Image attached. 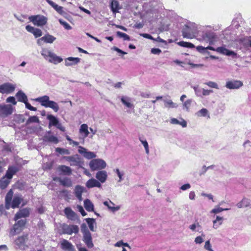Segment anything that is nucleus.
Instances as JSON below:
<instances>
[{"mask_svg":"<svg viewBox=\"0 0 251 251\" xmlns=\"http://www.w3.org/2000/svg\"><path fill=\"white\" fill-rule=\"evenodd\" d=\"M8 179L5 176L1 178L0 180V188L2 189H5L10 183V180Z\"/></svg>","mask_w":251,"mask_h":251,"instance_id":"nucleus-42","label":"nucleus"},{"mask_svg":"<svg viewBox=\"0 0 251 251\" xmlns=\"http://www.w3.org/2000/svg\"><path fill=\"white\" fill-rule=\"evenodd\" d=\"M26 220H20L18 221L10 229L9 236L12 237L20 233L23 229L25 224Z\"/></svg>","mask_w":251,"mask_h":251,"instance_id":"nucleus-5","label":"nucleus"},{"mask_svg":"<svg viewBox=\"0 0 251 251\" xmlns=\"http://www.w3.org/2000/svg\"><path fill=\"white\" fill-rule=\"evenodd\" d=\"M204 248L208 251H214L211 248V245L209 240H207L205 242Z\"/></svg>","mask_w":251,"mask_h":251,"instance_id":"nucleus-61","label":"nucleus"},{"mask_svg":"<svg viewBox=\"0 0 251 251\" xmlns=\"http://www.w3.org/2000/svg\"><path fill=\"white\" fill-rule=\"evenodd\" d=\"M6 101L7 103H11L14 105L17 104V101H16L15 98L12 96L8 97L6 100Z\"/></svg>","mask_w":251,"mask_h":251,"instance_id":"nucleus-60","label":"nucleus"},{"mask_svg":"<svg viewBox=\"0 0 251 251\" xmlns=\"http://www.w3.org/2000/svg\"><path fill=\"white\" fill-rule=\"evenodd\" d=\"M30 209L28 208H25L20 209L15 215L14 220L17 221L21 218H26L29 216Z\"/></svg>","mask_w":251,"mask_h":251,"instance_id":"nucleus-15","label":"nucleus"},{"mask_svg":"<svg viewBox=\"0 0 251 251\" xmlns=\"http://www.w3.org/2000/svg\"><path fill=\"white\" fill-rule=\"evenodd\" d=\"M41 54L45 60L54 64H57L63 61L61 57L57 56L48 48H42Z\"/></svg>","mask_w":251,"mask_h":251,"instance_id":"nucleus-2","label":"nucleus"},{"mask_svg":"<svg viewBox=\"0 0 251 251\" xmlns=\"http://www.w3.org/2000/svg\"><path fill=\"white\" fill-rule=\"evenodd\" d=\"M103 204L107 207L109 210L113 213L118 211L120 208L119 206H115V204L110 200L104 201Z\"/></svg>","mask_w":251,"mask_h":251,"instance_id":"nucleus-27","label":"nucleus"},{"mask_svg":"<svg viewBox=\"0 0 251 251\" xmlns=\"http://www.w3.org/2000/svg\"><path fill=\"white\" fill-rule=\"evenodd\" d=\"M197 49L198 50H202V51H204L207 49L208 50H214V51H216V49H215L214 48L211 47V46H208L206 48H204L202 46H198L197 47Z\"/></svg>","mask_w":251,"mask_h":251,"instance_id":"nucleus-59","label":"nucleus"},{"mask_svg":"<svg viewBox=\"0 0 251 251\" xmlns=\"http://www.w3.org/2000/svg\"><path fill=\"white\" fill-rule=\"evenodd\" d=\"M177 44L181 47L188 48H194V45L189 42H187L185 41H180L177 43Z\"/></svg>","mask_w":251,"mask_h":251,"instance_id":"nucleus-47","label":"nucleus"},{"mask_svg":"<svg viewBox=\"0 0 251 251\" xmlns=\"http://www.w3.org/2000/svg\"><path fill=\"white\" fill-rule=\"evenodd\" d=\"M223 217L217 216L216 219L213 221V227L214 229H217L223 224Z\"/></svg>","mask_w":251,"mask_h":251,"instance_id":"nucleus-39","label":"nucleus"},{"mask_svg":"<svg viewBox=\"0 0 251 251\" xmlns=\"http://www.w3.org/2000/svg\"><path fill=\"white\" fill-rule=\"evenodd\" d=\"M46 1L60 15H64L66 14V12L63 10V7L58 5L51 0H46Z\"/></svg>","mask_w":251,"mask_h":251,"instance_id":"nucleus-26","label":"nucleus"},{"mask_svg":"<svg viewBox=\"0 0 251 251\" xmlns=\"http://www.w3.org/2000/svg\"><path fill=\"white\" fill-rule=\"evenodd\" d=\"M116 34L119 38H123L124 40L129 41L130 40V37L125 33L118 31L116 32Z\"/></svg>","mask_w":251,"mask_h":251,"instance_id":"nucleus-49","label":"nucleus"},{"mask_svg":"<svg viewBox=\"0 0 251 251\" xmlns=\"http://www.w3.org/2000/svg\"><path fill=\"white\" fill-rule=\"evenodd\" d=\"M13 113V107L10 104H0V116L6 117Z\"/></svg>","mask_w":251,"mask_h":251,"instance_id":"nucleus-11","label":"nucleus"},{"mask_svg":"<svg viewBox=\"0 0 251 251\" xmlns=\"http://www.w3.org/2000/svg\"><path fill=\"white\" fill-rule=\"evenodd\" d=\"M86 186L88 188H92L95 187L98 188H101V184L100 183L97 179L92 178L89 179L86 183Z\"/></svg>","mask_w":251,"mask_h":251,"instance_id":"nucleus-24","label":"nucleus"},{"mask_svg":"<svg viewBox=\"0 0 251 251\" xmlns=\"http://www.w3.org/2000/svg\"><path fill=\"white\" fill-rule=\"evenodd\" d=\"M216 51L218 53L226 55L227 56L236 55V53L234 51L229 50L224 47L217 48V49H216Z\"/></svg>","mask_w":251,"mask_h":251,"instance_id":"nucleus-28","label":"nucleus"},{"mask_svg":"<svg viewBox=\"0 0 251 251\" xmlns=\"http://www.w3.org/2000/svg\"><path fill=\"white\" fill-rule=\"evenodd\" d=\"M196 115L198 117H206L207 116L208 118H210L208 111L206 108H202L200 110L198 111L196 113Z\"/></svg>","mask_w":251,"mask_h":251,"instance_id":"nucleus-45","label":"nucleus"},{"mask_svg":"<svg viewBox=\"0 0 251 251\" xmlns=\"http://www.w3.org/2000/svg\"><path fill=\"white\" fill-rule=\"evenodd\" d=\"M192 88L195 91V95L197 97H202L201 90H202L203 88H199L198 85L192 86Z\"/></svg>","mask_w":251,"mask_h":251,"instance_id":"nucleus-48","label":"nucleus"},{"mask_svg":"<svg viewBox=\"0 0 251 251\" xmlns=\"http://www.w3.org/2000/svg\"><path fill=\"white\" fill-rule=\"evenodd\" d=\"M92 171L100 170L104 169L106 166L105 161L101 159H93L89 163Z\"/></svg>","mask_w":251,"mask_h":251,"instance_id":"nucleus-6","label":"nucleus"},{"mask_svg":"<svg viewBox=\"0 0 251 251\" xmlns=\"http://www.w3.org/2000/svg\"><path fill=\"white\" fill-rule=\"evenodd\" d=\"M43 39H44V42L51 44L56 40V38L51 35L47 34L43 37Z\"/></svg>","mask_w":251,"mask_h":251,"instance_id":"nucleus-44","label":"nucleus"},{"mask_svg":"<svg viewBox=\"0 0 251 251\" xmlns=\"http://www.w3.org/2000/svg\"><path fill=\"white\" fill-rule=\"evenodd\" d=\"M192 102V100H190V99L186 101H185V102H184V103L183 104V108L184 109H186L187 111H188L189 110V108L191 106Z\"/></svg>","mask_w":251,"mask_h":251,"instance_id":"nucleus-54","label":"nucleus"},{"mask_svg":"<svg viewBox=\"0 0 251 251\" xmlns=\"http://www.w3.org/2000/svg\"><path fill=\"white\" fill-rule=\"evenodd\" d=\"M78 148V152L82 154L85 158L91 159L96 157V155L94 152L88 151L86 149L81 146H79Z\"/></svg>","mask_w":251,"mask_h":251,"instance_id":"nucleus-14","label":"nucleus"},{"mask_svg":"<svg viewBox=\"0 0 251 251\" xmlns=\"http://www.w3.org/2000/svg\"><path fill=\"white\" fill-rule=\"evenodd\" d=\"M35 100L40 103L41 105L43 106L51 108L55 112L59 110V106L57 103L54 101L50 100L48 96L45 95L37 98L35 99Z\"/></svg>","mask_w":251,"mask_h":251,"instance_id":"nucleus-3","label":"nucleus"},{"mask_svg":"<svg viewBox=\"0 0 251 251\" xmlns=\"http://www.w3.org/2000/svg\"><path fill=\"white\" fill-rule=\"evenodd\" d=\"M110 8L114 14L118 13L120 9H122V6L120 5L117 0H110Z\"/></svg>","mask_w":251,"mask_h":251,"instance_id":"nucleus-19","label":"nucleus"},{"mask_svg":"<svg viewBox=\"0 0 251 251\" xmlns=\"http://www.w3.org/2000/svg\"><path fill=\"white\" fill-rule=\"evenodd\" d=\"M164 102V105L167 108H177L178 105L177 103L174 102L171 100L168 99H164L163 100Z\"/></svg>","mask_w":251,"mask_h":251,"instance_id":"nucleus-36","label":"nucleus"},{"mask_svg":"<svg viewBox=\"0 0 251 251\" xmlns=\"http://www.w3.org/2000/svg\"><path fill=\"white\" fill-rule=\"evenodd\" d=\"M250 201L247 198L243 199L241 201L239 202L236 204V206L239 208L250 207Z\"/></svg>","mask_w":251,"mask_h":251,"instance_id":"nucleus-33","label":"nucleus"},{"mask_svg":"<svg viewBox=\"0 0 251 251\" xmlns=\"http://www.w3.org/2000/svg\"><path fill=\"white\" fill-rule=\"evenodd\" d=\"M197 32V25L192 22H188L185 24L182 30L183 37L188 39L194 38Z\"/></svg>","mask_w":251,"mask_h":251,"instance_id":"nucleus-1","label":"nucleus"},{"mask_svg":"<svg viewBox=\"0 0 251 251\" xmlns=\"http://www.w3.org/2000/svg\"><path fill=\"white\" fill-rule=\"evenodd\" d=\"M84 190V188L82 186L77 185L75 189V194L76 197L80 201H82V193Z\"/></svg>","mask_w":251,"mask_h":251,"instance_id":"nucleus-32","label":"nucleus"},{"mask_svg":"<svg viewBox=\"0 0 251 251\" xmlns=\"http://www.w3.org/2000/svg\"><path fill=\"white\" fill-rule=\"evenodd\" d=\"M85 221L87 223L90 230L92 231H95V227L96 226V223L95 220L93 218H89L85 219Z\"/></svg>","mask_w":251,"mask_h":251,"instance_id":"nucleus-38","label":"nucleus"},{"mask_svg":"<svg viewBox=\"0 0 251 251\" xmlns=\"http://www.w3.org/2000/svg\"><path fill=\"white\" fill-rule=\"evenodd\" d=\"M31 123H39V120L38 117L36 116H30L26 121V124L28 125Z\"/></svg>","mask_w":251,"mask_h":251,"instance_id":"nucleus-50","label":"nucleus"},{"mask_svg":"<svg viewBox=\"0 0 251 251\" xmlns=\"http://www.w3.org/2000/svg\"><path fill=\"white\" fill-rule=\"evenodd\" d=\"M114 172L117 174L119 178L118 181L121 182L124 179L123 176L124 175V172L123 171L121 172L119 169L114 170Z\"/></svg>","mask_w":251,"mask_h":251,"instance_id":"nucleus-55","label":"nucleus"},{"mask_svg":"<svg viewBox=\"0 0 251 251\" xmlns=\"http://www.w3.org/2000/svg\"><path fill=\"white\" fill-rule=\"evenodd\" d=\"M25 29L28 32L32 33L36 38L39 37L42 35V32L41 29L35 28L30 25H26Z\"/></svg>","mask_w":251,"mask_h":251,"instance_id":"nucleus-21","label":"nucleus"},{"mask_svg":"<svg viewBox=\"0 0 251 251\" xmlns=\"http://www.w3.org/2000/svg\"><path fill=\"white\" fill-rule=\"evenodd\" d=\"M202 30L201 36L202 40L210 45L213 44L216 35L215 33L212 31V27L210 25L203 26Z\"/></svg>","mask_w":251,"mask_h":251,"instance_id":"nucleus-4","label":"nucleus"},{"mask_svg":"<svg viewBox=\"0 0 251 251\" xmlns=\"http://www.w3.org/2000/svg\"><path fill=\"white\" fill-rule=\"evenodd\" d=\"M79 132L83 134L84 138L87 137L89 134L88 126L85 124L81 125L79 129Z\"/></svg>","mask_w":251,"mask_h":251,"instance_id":"nucleus-40","label":"nucleus"},{"mask_svg":"<svg viewBox=\"0 0 251 251\" xmlns=\"http://www.w3.org/2000/svg\"><path fill=\"white\" fill-rule=\"evenodd\" d=\"M63 158L69 162L71 166H79L81 164L80 159L77 154L73 156H64Z\"/></svg>","mask_w":251,"mask_h":251,"instance_id":"nucleus-12","label":"nucleus"},{"mask_svg":"<svg viewBox=\"0 0 251 251\" xmlns=\"http://www.w3.org/2000/svg\"><path fill=\"white\" fill-rule=\"evenodd\" d=\"M121 101L128 108H132L133 105L130 103L131 99L127 97L123 96L121 99Z\"/></svg>","mask_w":251,"mask_h":251,"instance_id":"nucleus-41","label":"nucleus"},{"mask_svg":"<svg viewBox=\"0 0 251 251\" xmlns=\"http://www.w3.org/2000/svg\"><path fill=\"white\" fill-rule=\"evenodd\" d=\"M243 83L241 81L233 80L226 82V87L229 89H237L242 87Z\"/></svg>","mask_w":251,"mask_h":251,"instance_id":"nucleus-13","label":"nucleus"},{"mask_svg":"<svg viewBox=\"0 0 251 251\" xmlns=\"http://www.w3.org/2000/svg\"><path fill=\"white\" fill-rule=\"evenodd\" d=\"M43 140L45 142L53 143L54 144H57L58 142L57 138L51 135H45L43 137Z\"/></svg>","mask_w":251,"mask_h":251,"instance_id":"nucleus-35","label":"nucleus"},{"mask_svg":"<svg viewBox=\"0 0 251 251\" xmlns=\"http://www.w3.org/2000/svg\"><path fill=\"white\" fill-rule=\"evenodd\" d=\"M13 196V192L11 190H10L6 194L5 201H7V202H11V200Z\"/></svg>","mask_w":251,"mask_h":251,"instance_id":"nucleus-58","label":"nucleus"},{"mask_svg":"<svg viewBox=\"0 0 251 251\" xmlns=\"http://www.w3.org/2000/svg\"><path fill=\"white\" fill-rule=\"evenodd\" d=\"M26 239V236H21L18 237L15 240V244L17 246V249H20L21 250H25V240Z\"/></svg>","mask_w":251,"mask_h":251,"instance_id":"nucleus-16","label":"nucleus"},{"mask_svg":"<svg viewBox=\"0 0 251 251\" xmlns=\"http://www.w3.org/2000/svg\"><path fill=\"white\" fill-rule=\"evenodd\" d=\"M107 173L105 171H98L96 174V178L101 183H104L107 178Z\"/></svg>","mask_w":251,"mask_h":251,"instance_id":"nucleus-18","label":"nucleus"},{"mask_svg":"<svg viewBox=\"0 0 251 251\" xmlns=\"http://www.w3.org/2000/svg\"><path fill=\"white\" fill-rule=\"evenodd\" d=\"M62 250L68 251H74L75 248L72 244L66 239H63L60 243Z\"/></svg>","mask_w":251,"mask_h":251,"instance_id":"nucleus-17","label":"nucleus"},{"mask_svg":"<svg viewBox=\"0 0 251 251\" xmlns=\"http://www.w3.org/2000/svg\"><path fill=\"white\" fill-rule=\"evenodd\" d=\"M23 201V199L21 196H15L12 201L11 207L13 208L18 207Z\"/></svg>","mask_w":251,"mask_h":251,"instance_id":"nucleus-30","label":"nucleus"},{"mask_svg":"<svg viewBox=\"0 0 251 251\" xmlns=\"http://www.w3.org/2000/svg\"><path fill=\"white\" fill-rule=\"evenodd\" d=\"M229 210V208H223L221 207H220L219 206L215 207L214 209H213L211 211V213H220L223 211H227Z\"/></svg>","mask_w":251,"mask_h":251,"instance_id":"nucleus-51","label":"nucleus"},{"mask_svg":"<svg viewBox=\"0 0 251 251\" xmlns=\"http://www.w3.org/2000/svg\"><path fill=\"white\" fill-rule=\"evenodd\" d=\"M84 206L86 210L89 212H92L94 211V204L89 199H86L84 201Z\"/></svg>","mask_w":251,"mask_h":251,"instance_id":"nucleus-37","label":"nucleus"},{"mask_svg":"<svg viewBox=\"0 0 251 251\" xmlns=\"http://www.w3.org/2000/svg\"><path fill=\"white\" fill-rule=\"evenodd\" d=\"M59 170L66 175H70L72 174V169L70 167L65 165H61L59 167Z\"/></svg>","mask_w":251,"mask_h":251,"instance_id":"nucleus-43","label":"nucleus"},{"mask_svg":"<svg viewBox=\"0 0 251 251\" xmlns=\"http://www.w3.org/2000/svg\"><path fill=\"white\" fill-rule=\"evenodd\" d=\"M83 241L88 248H92L94 246L90 232H88L83 234Z\"/></svg>","mask_w":251,"mask_h":251,"instance_id":"nucleus-20","label":"nucleus"},{"mask_svg":"<svg viewBox=\"0 0 251 251\" xmlns=\"http://www.w3.org/2000/svg\"><path fill=\"white\" fill-rule=\"evenodd\" d=\"M59 23L64 26V27L67 30H70L72 29L71 26L66 22L63 21L62 19H59Z\"/></svg>","mask_w":251,"mask_h":251,"instance_id":"nucleus-56","label":"nucleus"},{"mask_svg":"<svg viewBox=\"0 0 251 251\" xmlns=\"http://www.w3.org/2000/svg\"><path fill=\"white\" fill-rule=\"evenodd\" d=\"M205 237V235L203 234H202L201 236H197L195 239V243L197 244H200L202 243L204 241L203 237Z\"/></svg>","mask_w":251,"mask_h":251,"instance_id":"nucleus-57","label":"nucleus"},{"mask_svg":"<svg viewBox=\"0 0 251 251\" xmlns=\"http://www.w3.org/2000/svg\"><path fill=\"white\" fill-rule=\"evenodd\" d=\"M81 231L82 233L83 234L90 232L88 230L86 225L85 224H82L81 226Z\"/></svg>","mask_w":251,"mask_h":251,"instance_id":"nucleus-64","label":"nucleus"},{"mask_svg":"<svg viewBox=\"0 0 251 251\" xmlns=\"http://www.w3.org/2000/svg\"><path fill=\"white\" fill-rule=\"evenodd\" d=\"M16 96L20 102L25 103L26 101H28L26 95L22 90H19L16 93Z\"/></svg>","mask_w":251,"mask_h":251,"instance_id":"nucleus-31","label":"nucleus"},{"mask_svg":"<svg viewBox=\"0 0 251 251\" xmlns=\"http://www.w3.org/2000/svg\"><path fill=\"white\" fill-rule=\"evenodd\" d=\"M58 180L59 182H60V183L62 185H63L65 187H70L72 186V180L69 178H68V177H65L64 178H58Z\"/></svg>","mask_w":251,"mask_h":251,"instance_id":"nucleus-34","label":"nucleus"},{"mask_svg":"<svg viewBox=\"0 0 251 251\" xmlns=\"http://www.w3.org/2000/svg\"><path fill=\"white\" fill-rule=\"evenodd\" d=\"M170 123L174 125H179L183 127L187 126V122L182 118H180L179 119L174 118H171Z\"/></svg>","mask_w":251,"mask_h":251,"instance_id":"nucleus-29","label":"nucleus"},{"mask_svg":"<svg viewBox=\"0 0 251 251\" xmlns=\"http://www.w3.org/2000/svg\"><path fill=\"white\" fill-rule=\"evenodd\" d=\"M19 170V168L17 166H9L5 176L8 179H11L13 175H14L17 172H18Z\"/></svg>","mask_w":251,"mask_h":251,"instance_id":"nucleus-22","label":"nucleus"},{"mask_svg":"<svg viewBox=\"0 0 251 251\" xmlns=\"http://www.w3.org/2000/svg\"><path fill=\"white\" fill-rule=\"evenodd\" d=\"M47 119L49 121V126L50 127L51 126H54L58 129L62 131H64L65 128L60 124L58 119L52 115H49L47 116Z\"/></svg>","mask_w":251,"mask_h":251,"instance_id":"nucleus-9","label":"nucleus"},{"mask_svg":"<svg viewBox=\"0 0 251 251\" xmlns=\"http://www.w3.org/2000/svg\"><path fill=\"white\" fill-rule=\"evenodd\" d=\"M16 84L9 82L4 83L0 85V93L1 94H11L14 91Z\"/></svg>","mask_w":251,"mask_h":251,"instance_id":"nucleus-10","label":"nucleus"},{"mask_svg":"<svg viewBox=\"0 0 251 251\" xmlns=\"http://www.w3.org/2000/svg\"><path fill=\"white\" fill-rule=\"evenodd\" d=\"M80 61L78 57H69L65 59V65L66 66H71L77 64Z\"/></svg>","mask_w":251,"mask_h":251,"instance_id":"nucleus-25","label":"nucleus"},{"mask_svg":"<svg viewBox=\"0 0 251 251\" xmlns=\"http://www.w3.org/2000/svg\"><path fill=\"white\" fill-rule=\"evenodd\" d=\"M28 19L30 22H32L35 25L38 26H43L47 23V18L41 15L29 16Z\"/></svg>","mask_w":251,"mask_h":251,"instance_id":"nucleus-7","label":"nucleus"},{"mask_svg":"<svg viewBox=\"0 0 251 251\" xmlns=\"http://www.w3.org/2000/svg\"><path fill=\"white\" fill-rule=\"evenodd\" d=\"M201 91H202V97L209 96L210 94L213 93V91L212 90H207V89H202V90H201Z\"/></svg>","mask_w":251,"mask_h":251,"instance_id":"nucleus-62","label":"nucleus"},{"mask_svg":"<svg viewBox=\"0 0 251 251\" xmlns=\"http://www.w3.org/2000/svg\"><path fill=\"white\" fill-rule=\"evenodd\" d=\"M64 213L67 218L69 220L75 221L77 219L76 214L70 207L65 208L64 209Z\"/></svg>","mask_w":251,"mask_h":251,"instance_id":"nucleus-23","label":"nucleus"},{"mask_svg":"<svg viewBox=\"0 0 251 251\" xmlns=\"http://www.w3.org/2000/svg\"><path fill=\"white\" fill-rule=\"evenodd\" d=\"M55 151L61 154H69L70 153L69 151L68 150L60 148H57L55 149Z\"/></svg>","mask_w":251,"mask_h":251,"instance_id":"nucleus-53","label":"nucleus"},{"mask_svg":"<svg viewBox=\"0 0 251 251\" xmlns=\"http://www.w3.org/2000/svg\"><path fill=\"white\" fill-rule=\"evenodd\" d=\"M204 84L211 88H215L216 89H219L218 84L217 83L212 81H209L206 82Z\"/></svg>","mask_w":251,"mask_h":251,"instance_id":"nucleus-52","label":"nucleus"},{"mask_svg":"<svg viewBox=\"0 0 251 251\" xmlns=\"http://www.w3.org/2000/svg\"><path fill=\"white\" fill-rule=\"evenodd\" d=\"M140 141L142 143V145H143L146 153L148 154H149L150 151H149V147L148 142L146 139H144L142 137H139V138Z\"/></svg>","mask_w":251,"mask_h":251,"instance_id":"nucleus-46","label":"nucleus"},{"mask_svg":"<svg viewBox=\"0 0 251 251\" xmlns=\"http://www.w3.org/2000/svg\"><path fill=\"white\" fill-rule=\"evenodd\" d=\"M62 230L63 234L71 235L73 233H77L79 231V228L76 225H68L63 224L62 225Z\"/></svg>","mask_w":251,"mask_h":251,"instance_id":"nucleus-8","label":"nucleus"},{"mask_svg":"<svg viewBox=\"0 0 251 251\" xmlns=\"http://www.w3.org/2000/svg\"><path fill=\"white\" fill-rule=\"evenodd\" d=\"M25 104V107L30 110H31V111H36L37 110V108L36 107H34L32 106H31L28 102V101H26V102H25L24 103Z\"/></svg>","mask_w":251,"mask_h":251,"instance_id":"nucleus-63","label":"nucleus"}]
</instances>
